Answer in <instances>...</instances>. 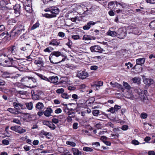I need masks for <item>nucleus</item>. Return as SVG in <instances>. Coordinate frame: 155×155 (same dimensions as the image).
<instances>
[{"label": "nucleus", "mask_w": 155, "mask_h": 155, "mask_svg": "<svg viewBox=\"0 0 155 155\" xmlns=\"http://www.w3.org/2000/svg\"><path fill=\"white\" fill-rule=\"evenodd\" d=\"M20 49L16 45H12L5 49L4 51L0 55V59L4 58H7L8 61L5 60V63H8V66H13L17 68V64L18 62L17 60L19 59L20 53Z\"/></svg>", "instance_id": "f257e3e1"}, {"label": "nucleus", "mask_w": 155, "mask_h": 155, "mask_svg": "<svg viewBox=\"0 0 155 155\" xmlns=\"http://www.w3.org/2000/svg\"><path fill=\"white\" fill-rule=\"evenodd\" d=\"M79 13L84 15H87L91 14L97 8V6L91 4L90 2H85L82 3L80 5Z\"/></svg>", "instance_id": "f03ea898"}, {"label": "nucleus", "mask_w": 155, "mask_h": 155, "mask_svg": "<svg viewBox=\"0 0 155 155\" xmlns=\"http://www.w3.org/2000/svg\"><path fill=\"white\" fill-rule=\"evenodd\" d=\"M45 12H49L51 14L45 13L43 14V16L47 18H51L56 16L59 12V9L56 6L49 7L44 10Z\"/></svg>", "instance_id": "7ed1b4c3"}, {"label": "nucleus", "mask_w": 155, "mask_h": 155, "mask_svg": "<svg viewBox=\"0 0 155 155\" xmlns=\"http://www.w3.org/2000/svg\"><path fill=\"white\" fill-rule=\"evenodd\" d=\"M24 26L18 24L14 27L12 31V34L16 36L20 34L22 31H24Z\"/></svg>", "instance_id": "20e7f679"}, {"label": "nucleus", "mask_w": 155, "mask_h": 155, "mask_svg": "<svg viewBox=\"0 0 155 155\" xmlns=\"http://www.w3.org/2000/svg\"><path fill=\"white\" fill-rule=\"evenodd\" d=\"M127 34L126 29L125 28H119L117 31V37L120 39L124 38Z\"/></svg>", "instance_id": "39448f33"}, {"label": "nucleus", "mask_w": 155, "mask_h": 155, "mask_svg": "<svg viewBox=\"0 0 155 155\" xmlns=\"http://www.w3.org/2000/svg\"><path fill=\"white\" fill-rule=\"evenodd\" d=\"M10 129L12 130L15 131V132L20 134H23L26 131L25 129H24L22 127L17 125L12 126Z\"/></svg>", "instance_id": "423d86ee"}, {"label": "nucleus", "mask_w": 155, "mask_h": 155, "mask_svg": "<svg viewBox=\"0 0 155 155\" xmlns=\"http://www.w3.org/2000/svg\"><path fill=\"white\" fill-rule=\"evenodd\" d=\"M90 50L92 52H96L102 53L104 51V49L98 45L92 46L90 48Z\"/></svg>", "instance_id": "0eeeda50"}, {"label": "nucleus", "mask_w": 155, "mask_h": 155, "mask_svg": "<svg viewBox=\"0 0 155 155\" xmlns=\"http://www.w3.org/2000/svg\"><path fill=\"white\" fill-rule=\"evenodd\" d=\"M61 54L60 52L59 51H54L51 53V55L49 57V59L50 60V61L51 63H53V64H57L59 63H60V62L61 61H64L65 60V58H63L62 59V60L61 61H60L58 62H53L51 60V57H52V56H51V55H52L53 56H55L56 57H58L59 56L61 55Z\"/></svg>", "instance_id": "6e6552de"}, {"label": "nucleus", "mask_w": 155, "mask_h": 155, "mask_svg": "<svg viewBox=\"0 0 155 155\" xmlns=\"http://www.w3.org/2000/svg\"><path fill=\"white\" fill-rule=\"evenodd\" d=\"M13 105L14 107L17 110H24L26 108L25 106L21 103H19L18 101L14 102L13 103Z\"/></svg>", "instance_id": "1a4fd4ad"}, {"label": "nucleus", "mask_w": 155, "mask_h": 155, "mask_svg": "<svg viewBox=\"0 0 155 155\" xmlns=\"http://www.w3.org/2000/svg\"><path fill=\"white\" fill-rule=\"evenodd\" d=\"M100 21H97L94 22L93 21H90L88 22L87 25L84 26L83 27V28L84 30H89L91 26L94 25L96 23L100 22Z\"/></svg>", "instance_id": "9d476101"}, {"label": "nucleus", "mask_w": 155, "mask_h": 155, "mask_svg": "<svg viewBox=\"0 0 155 155\" xmlns=\"http://www.w3.org/2000/svg\"><path fill=\"white\" fill-rule=\"evenodd\" d=\"M88 76V73L85 71H80L78 72L77 74V76L82 79L86 78Z\"/></svg>", "instance_id": "9b49d317"}, {"label": "nucleus", "mask_w": 155, "mask_h": 155, "mask_svg": "<svg viewBox=\"0 0 155 155\" xmlns=\"http://www.w3.org/2000/svg\"><path fill=\"white\" fill-rule=\"evenodd\" d=\"M139 96L141 100L144 99L146 97L147 92V91L146 90H142L140 89V91H138Z\"/></svg>", "instance_id": "f8f14e48"}, {"label": "nucleus", "mask_w": 155, "mask_h": 155, "mask_svg": "<svg viewBox=\"0 0 155 155\" xmlns=\"http://www.w3.org/2000/svg\"><path fill=\"white\" fill-rule=\"evenodd\" d=\"M58 78L57 76H52L49 77L48 82L54 84H56L58 82Z\"/></svg>", "instance_id": "ddd939ff"}, {"label": "nucleus", "mask_w": 155, "mask_h": 155, "mask_svg": "<svg viewBox=\"0 0 155 155\" xmlns=\"http://www.w3.org/2000/svg\"><path fill=\"white\" fill-rule=\"evenodd\" d=\"M20 5L16 4L13 7L15 11V13L17 15L16 16H18L20 14L19 9L20 8Z\"/></svg>", "instance_id": "4468645a"}, {"label": "nucleus", "mask_w": 155, "mask_h": 155, "mask_svg": "<svg viewBox=\"0 0 155 155\" xmlns=\"http://www.w3.org/2000/svg\"><path fill=\"white\" fill-rule=\"evenodd\" d=\"M53 110L51 108H47L43 112V113L46 117H49L51 116V114Z\"/></svg>", "instance_id": "2eb2a0df"}, {"label": "nucleus", "mask_w": 155, "mask_h": 155, "mask_svg": "<svg viewBox=\"0 0 155 155\" xmlns=\"http://www.w3.org/2000/svg\"><path fill=\"white\" fill-rule=\"evenodd\" d=\"M145 58H140L136 59V64L138 65H142L145 62Z\"/></svg>", "instance_id": "dca6fc26"}, {"label": "nucleus", "mask_w": 155, "mask_h": 155, "mask_svg": "<svg viewBox=\"0 0 155 155\" xmlns=\"http://www.w3.org/2000/svg\"><path fill=\"white\" fill-rule=\"evenodd\" d=\"M35 63L36 64H40L41 66H43L44 64L42 58H38L35 60Z\"/></svg>", "instance_id": "f3484780"}, {"label": "nucleus", "mask_w": 155, "mask_h": 155, "mask_svg": "<svg viewBox=\"0 0 155 155\" xmlns=\"http://www.w3.org/2000/svg\"><path fill=\"white\" fill-rule=\"evenodd\" d=\"M49 44L50 45L57 46L60 45L61 44L58 41L55 39H54L50 41Z\"/></svg>", "instance_id": "a211bd4d"}, {"label": "nucleus", "mask_w": 155, "mask_h": 155, "mask_svg": "<svg viewBox=\"0 0 155 155\" xmlns=\"http://www.w3.org/2000/svg\"><path fill=\"white\" fill-rule=\"evenodd\" d=\"M143 81L145 84L148 86H150L153 83V81L151 79L146 78Z\"/></svg>", "instance_id": "6ab92c4d"}, {"label": "nucleus", "mask_w": 155, "mask_h": 155, "mask_svg": "<svg viewBox=\"0 0 155 155\" xmlns=\"http://www.w3.org/2000/svg\"><path fill=\"white\" fill-rule=\"evenodd\" d=\"M95 37L92 36L90 35H85L83 37V39L85 40H95Z\"/></svg>", "instance_id": "aec40b11"}, {"label": "nucleus", "mask_w": 155, "mask_h": 155, "mask_svg": "<svg viewBox=\"0 0 155 155\" xmlns=\"http://www.w3.org/2000/svg\"><path fill=\"white\" fill-rule=\"evenodd\" d=\"M28 80H31L34 83L37 82L36 79L32 77H24L22 79V80L24 81H27Z\"/></svg>", "instance_id": "412c9836"}, {"label": "nucleus", "mask_w": 155, "mask_h": 155, "mask_svg": "<svg viewBox=\"0 0 155 155\" xmlns=\"http://www.w3.org/2000/svg\"><path fill=\"white\" fill-rule=\"evenodd\" d=\"M115 1L110 2L108 3V8L110 9L115 10Z\"/></svg>", "instance_id": "4be33fe9"}, {"label": "nucleus", "mask_w": 155, "mask_h": 155, "mask_svg": "<svg viewBox=\"0 0 155 155\" xmlns=\"http://www.w3.org/2000/svg\"><path fill=\"white\" fill-rule=\"evenodd\" d=\"M107 35L112 37L117 36V32L111 31L109 29L107 33Z\"/></svg>", "instance_id": "5701e85b"}, {"label": "nucleus", "mask_w": 155, "mask_h": 155, "mask_svg": "<svg viewBox=\"0 0 155 155\" xmlns=\"http://www.w3.org/2000/svg\"><path fill=\"white\" fill-rule=\"evenodd\" d=\"M35 74H36L39 77H40L41 79L43 80L48 82L49 81V78H48L42 75L41 74L36 72L35 73Z\"/></svg>", "instance_id": "b1692460"}, {"label": "nucleus", "mask_w": 155, "mask_h": 155, "mask_svg": "<svg viewBox=\"0 0 155 155\" xmlns=\"http://www.w3.org/2000/svg\"><path fill=\"white\" fill-rule=\"evenodd\" d=\"M44 107V104L41 102H38L36 104L35 107L37 109L41 110Z\"/></svg>", "instance_id": "393cba45"}, {"label": "nucleus", "mask_w": 155, "mask_h": 155, "mask_svg": "<svg viewBox=\"0 0 155 155\" xmlns=\"http://www.w3.org/2000/svg\"><path fill=\"white\" fill-rule=\"evenodd\" d=\"M70 11H68V14H69L70 15H68V17L70 16L69 18H68V19H70L71 21L73 22L76 21L77 19V17L74 15L73 17H71V16L72 15V13L71 12H69Z\"/></svg>", "instance_id": "a878e982"}, {"label": "nucleus", "mask_w": 155, "mask_h": 155, "mask_svg": "<svg viewBox=\"0 0 155 155\" xmlns=\"http://www.w3.org/2000/svg\"><path fill=\"white\" fill-rule=\"evenodd\" d=\"M72 151L74 155H81V152L79 150L74 148L72 149Z\"/></svg>", "instance_id": "bb28decb"}, {"label": "nucleus", "mask_w": 155, "mask_h": 155, "mask_svg": "<svg viewBox=\"0 0 155 155\" xmlns=\"http://www.w3.org/2000/svg\"><path fill=\"white\" fill-rule=\"evenodd\" d=\"M25 104L27 108L29 110H31L33 108V104L31 102L26 103Z\"/></svg>", "instance_id": "cd10ccee"}, {"label": "nucleus", "mask_w": 155, "mask_h": 155, "mask_svg": "<svg viewBox=\"0 0 155 155\" xmlns=\"http://www.w3.org/2000/svg\"><path fill=\"white\" fill-rule=\"evenodd\" d=\"M25 9L26 12L29 13H31L32 12L31 6L28 5H25Z\"/></svg>", "instance_id": "c85d7f7f"}, {"label": "nucleus", "mask_w": 155, "mask_h": 155, "mask_svg": "<svg viewBox=\"0 0 155 155\" xmlns=\"http://www.w3.org/2000/svg\"><path fill=\"white\" fill-rule=\"evenodd\" d=\"M73 110L72 108H68V122H71L72 120V118L71 116L69 115H71L72 114H74V112L72 110Z\"/></svg>", "instance_id": "c756f323"}, {"label": "nucleus", "mask_w": 155, "mask_h": 155, "mask_svg": "<svg viewBox=\"0 0 155 155\" xmlns=\"http://www.w3.org/2000/svg\"><path fill=\"white\" fill-rule=\"evenodd\" d=\"M132 81L134 83L139 84L140 82V78L138 77H134L132 79Z\"/></svg>", "instance_id": "7c9ffc66"}, {"label": "nucleus", "mask_w": 155, "mask_h": 155, "mask_svg": "<svg viewBox=\"0 0 155 155\" xmlns=\"http://www.w3.org/2000/svg\"><path fill=\"white\" fill-rule=\"evenodd\" d=\"M92 113L93 115L95 116H97L98 115L99 116L101 115V114H99L100 110H93L92 112Z\"/></svg>", "instance_id": "2f4dec72"}, {"label": "nucleus", "mask_w": 155, "mask_h": 155, "mask_svg": "<svg viewBox=\"0 0 155 155\" xmlns=\"http://www.w3.org/2000/svg\"><path fill=\"white\" fill-rule=\"evenodd\" d=\"M123 85L125 89L130 90L131 88L130 86L126 82L123 81Z\"/></svg>", "instance_id": "473e14b6"}, {"label": "nucleus", "mask_w": 155, "mask_h": 155, "mask_svg": "<svg viewBox=\"0 0 155 155\" xmlns=\"http://www.w3.org/2000/svg\"><path fill=\"white\" fill-rule=\"evenodd\" d=\"M86 87V86L85 84H82L79 85L78 87V89L81 92H83V91H82V90L84 89Z\"/></svg>", "instance_id": "72a5a7b5"}, {"label": "nucleus", "mask_w": 155, "mask_h": 155, "mask_svg": "<svg viewBox=\"0 0 155 155\" xmlns=\"http://www.w3.org/2000/svg\"><path fill=\"white\" fill-rule=\"evenodd\" d=\"M115 6L114 7L115 10L120 9L121 8L120 3V2H118L117 1H115Z\"/></svg>", "instance_id": "f704fd0d"}, {"label": "nucleus", "mask_w": 155, "mask_h": 155, "mask_svg": "<svg viewBox=\"0 0 155 155\" xmlns=\"http://www.w3.org/2000/svg\"><path fill=\"white\" fill-rule=\"evenodd\" d=\"M150 28L155 30V21L150 22L149 25Z\"/></svg>", "instance_id": "c9c22d12"}, {"label": "nucleus", "mask_w": 155, "mask_h": 155, "mask_svg": "<svg viewBox=\"0 0 155 155\" xmlns=\"http://www.w3.org/2000/svg\"><path fill=\"white\" fill-rule=\"evenodd\" d=\"M71 97L73 99H71V100L73 101H74L76 102V100L78 99V95L75 94H74L71 95Z\"/></svg>", "instance_id": "e433bc0d"}, {"label": "nucleus", "mask_w": 155, "mask_h": 155, "mask_svg": "<svg viewBox=\"0 0 155 155\" xmlns=\"http://www.w3.org/2000/svg\"><path fill=\"white\" fill-rule=\"evenodd\" d=\"M39 22L37 21L35 24H34L31 27V30H33L35 29L36 28L39 26Z\"/></svg>", "instance_id": "4c0bfd02"}, {"label": "nucleus", "mask_w": 155, "mask_h": 155, "mask_svg": "<svg viewBox=\"0 0 155 155\" xmlns=\"http://www.w3.org/2000/svg\"><path fill=\"white\" fill-rule=\"evenodd\" d=\"M83 150L85 151L91 152L93 150V149L91 148L88 147H84L83 148Z\"/></svg>", "instance_id": "58836bf2"}, {"label": "nucleus", "mask_w": 155, "mask_h": 155, "mask_svg": "<svg viewBox=\"0 0 155 155\" xmlns=\"http://www.w3.org/2000/svg\"><path fill=\"white\" fill-rule=\"evenodd\" d=\"M40 98V96L38 94H34L32 95V98L34 100H39Z\"/></svg>", "instance_id": "ea45409f"}, {"label": "nucleus", "mask_w": 155, "mask_h": 155, "mask_svg": "<svg viewBox=\"0 0 155 155\" xmlns=\"http://www.w3.org/2000/svg\"><path fill=\"white\" fill-rule=\"evenodd\" d=\"M11 122H12L18 124H21L20 120L16 118L12 119V120H11Z\"/></svg>", "instance_id": "a19ab883"}, {"label": "nucleus", "mask_w": 155, "mask_h": 155, "mask_svg": "<svg viewBox=\"0 0 155 155\" xmlns=\"http://www.w3.org/2000/svg\"><path fill=\"white\" fill-rule=\"evenodd\" d=\"M121 7L122 8H128V5L127 4L125 3L122 2H120Z\"/></svg>", "instance_id": "79ce46f5"}, {"label": "nucleus", "mask_w": 155, "mask_h": 155, "mask_svg": "<svg viewBox=\"0 0 155 155\" xmlns=\"http://www.w3.org/2000/svg\"><path fill=\"white\" fill-rule=\"evenodd\" d=\"M48 126L52 130H54L55 128V125L51 122H50V123H49Z\"/></svg>", "instance_id": "37998d69"}, {"label": "nucleus", "mask_w": 155, "mask_h": 155, "mask_svg": "<svg viewBox=\"0 0 155 155\" xmlns=\"http://www.w3.org/2000/svg\"><path fill=\"white\" fill-rule=\"evenodd\" d=\"M28 37V36H27V35L26 34H25L21 36L20 39L21 40L23 41L24 40L26 39Z\"/></svg>", "instance_id": "c03bdc74"}, {"label": "nucleus", "mask_w": 155, "mask_h": 155, "mask_svg": "<svg viewBox=\"0 0 155 155\" xmlns=\"http://www.w3.org/2000/svg\"><path fill=\"white\" fill-rule=\"evenodd\" d=\"M107 111L108 112H110L111 113L113 114H115L114 107H111L109 108L107 110Z\"/></svg>", "instance_id": "a18cd8bd"}, {"label": "nucleus", "mask_w": 155, "mask_h": 155, "mask_svg": "<svg viewBox=\"0 0 155 155\" xmlns=\"http://www.w3.org/2000/svg\"><path fill=\"white\" fill-rule=\"evenodd\" d=\"M115 113H116V112H117L118 110L120 109L121 108V107L120 106L116 104L114 106Z\"/></svg>", "instance_id": "49530a36"}, {"label": "nucleus", "mask_w": 155, "mask_h": 155, "mask_svg": "<svg viewBox=\"0 0 155 155\" xmlns=\"http://www.w3.org/2000/svg\"><path fill=\"white\" fill-rule=\"evenodd\" d=\"M147 117V114L143 112L140 115V117L142 119H146Z\"/></svg>", "instance_id": "de8ad7c7"}, {"label": "nucleus", "mask_w": 155, "mask_h": 155, "mask_svg": "<svg viewBox=\"0 0 155 155\" xmlns=\"http://www.w3.org/2000/svg\"><path fill=\"white\" fill-rule=\"evenodd\" d=\"M2 143L3 144L5 145H7L9 144V142L8 140L4 139L2 140Z\"/></svg>", "instance_id": "09e8293b"}, {"label": "nucleus", "mask_w": 155, "mask_h": 155, "mask_svg": "<svg viewBox=\"0 0 155 155\" xmlns=\"http://www.w3.org/2000/svg\"><path fill=\"white\" fill-rule=\"evenodd\" d=\"M128 126L127 125H123L121 127V129L123 130H127L128 129Z\"/></svg>", "instance_id": "8fccbe9b"}, {"label": "nucleus", "mask_w": 155, "mask_h": 155, "mask_svg": "<svg viewBox=\"0 0 155 155\" xmlns=\"http://www.w3.org/2000/svg\"><path fill=\"white\" fill-rule=\"evenodd\" d=\"M143 102L146 104H148L149 103V101L148 100V99L147 98V97H146L144 99H143L141 100Z\"/></svg>", "instance_id": "3c124183"}, {"label": "nucleus", "mask_w": 155, "mask_h": 155, "mask_svg": "<svg viewBox=\"0 0 155 155\" xmlns=\"http://www.w3.org/2000/svg\"><path fill=\"white\" fill-rule=\"evenodd\" d=\"M7 110L12 114H16L15 113V110L14 109H12V108H8L7 109Z\"/></svg>", "instance_id": "603ef678"}, {"label": "nucleus", "mask_w": 155, "mask_h": 155, "mask_svg": "<svg viewBox=\"0 0 155 155\" xmlns=\"http://www.w3.org/2000/svg\"><path fill=\"white\" fill-rule=\"evenodd\" d=\"M5 29V28L4 25L0 24V31H4Z\"/></svg>", "instance_id": "864d4df0"}, {"label": "nucleus", "mask_w": 155, "mask_h": 155, "mask_svg": "<svg viewBox=\"0 0 155 155\" xmlns=\"http://www.w3.org/2000/svg\"><path fill=\"white\" fill-rule=\"evenodd\" d=\"M47 133V132H45L44 130H42L40 134V135L41 136L44 137V136H45L46 135V134H48Z\"/></svg>", "instance_id": "5fc2aeb1"}, {"label": "nucleus", "mask_w": 155, "mask_h": 155, "mask_svg": "<svg viewBox=\"0 0 155 155\" xmlns=\"http://www.w3.org/2000/svg\"><path fill=\"white\" fill-rule=\"evenodd\" d=\"M42 2L45 4L48 3L49 2L54 1V0H41Z\"/></svg>", "instance_id": "6e6d98bb"}, {"label": "nucleus", "mask_w": 155, "mask_h": 155, "mask_svg": "<svg viewBox=\"0 0 155 155\" xmlns=\"http://www.w3.org/2000/svg\"><path fill=\"white\" fill-rule=\"evenodd\" d=\"M146 2L150 4H155V0H146Z\"/></svg>", "instance_id": "4d7b16f0"}, {"label": "nucleus", "mask_w": 155, "mask_h": 155, "mask_svg": "<svg viewBox=\"0 0 155 155\" xmlns=\"http://www.w3.org/2000/svg\"><path fill=\"white\" fill-rule=\"evenodd\" d=\"M132 143L135 145H138L139 144V142L138 140H134L132 141Z\"/></svg>", "instance_id": "13d9d810"}, {"label": "nucleus", "mask_w": 155, "mask_h": 155, "mask_svg": "<svg viewBox=\"0 0 155 155\" xmlns=\"http://www.w3.org/2000/svg\"><path fill=\"white\" fill-rule=\"evenodd\" d=\"M98 68L97 66L96 65H92L90 69L92 70H96Z\"/></svg>", "instance_id": "bf43d9fd"}, {"label": "nucleus", "mask_w": 155, "mask_h": 155, "mask_svg": "<svg viewBox=\"0 0 155 155\" xmlns=\"http://www.w3.org/2000/svg\"><path fill=\"white\" fill-rule=\"evenodd\" d=\"M116 86V87L119 89H121V90H123L124 89L122 86L118 83H117Z\"/></svg>", "instance_id": "052dcab7"}, {"label": "nucleus", "mask_w": 155, "mask_h": 155, "mask_svg": "<svg viewBox=\"0 0 155 155\" xmlns=\"http://www.w3.org/2000/svg\"><path fill=\"white\" fill-rule=\"evenodd\" d=\"M72 38L74 40H77L80 38V37L78 35H73L72 36Z\"/></svg>", "instance_id": "680f3d73"}, {"label": "nucleus", "mask_w": 155, "mask_h": 155, "mask_svg": "<svg viewBox=\"0 0 155 155\" xmlns=\"http://www.w3.org/2000/svg\"><path fill=\"white\" fill-rule=\"evenodd\" d=\"M100 139L102 140L103 143H104L105 141H106L107 140V137L105 136H103L101 137Z\"/></svg>", "instance_id": "e2e57ef3"}, {"label": "nucleus", "mask_w": 155, "mask_h": 155, "mask_svg": "<svg viewBox=\"0 0 155 155\" xmlns=\"http://www.w3.org/2000/svg\"><path fill=\"white\" fill-rule=\"evenodd\" d=\"M78 124L77 123H74L73 125V128L74 129H77L78 127Z\"/></svg>", "instance_id": "0e129e2a"}, {"label": "nucleus", "mask_w": 155, "mask_h": 155, "mask_svg": "<svg viewBox=\"0 0 155 155\" xmlns=\"http://www.w3.org/2000/svg\"><path fill=\"white\" fill-rule=\"evenodd\" d=\"M31 0H26V2L25 3V5H28L31 6Z\"/></svg>", "instance_id": "69168bd1"}, {"label": "nucleus", "mask_w": 155, "mask_h": 155, "mask_svg": "<svg viewBox=\"0 0 155 155\" xmlns=\"http://www.w3.org/2000/svg\"><path fill=\"white\" fill-rule=\"evenodd\" d=\"M64 91V89L63 88L59 89L56 90V92L57 93H61Z\"/></svg>", "instance_id": "338daca9"}, {"label": "nucleus", "mask_w": 155, "mask_h": 155, "mask_svg": "<svg viewBox=\"0 0 155 155\" xmlns=\"http://www.w3.org/2000/svg\"><path fill=\"white\" fill-rule=\"evenodd\" d=\"M51 48L49 47L44 50V51L45 52H50L51 51Z\"/></svg>", "instance_id": "774afa93"}]
</instances>
